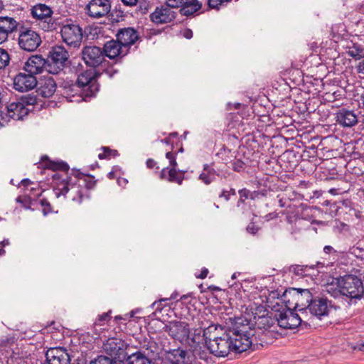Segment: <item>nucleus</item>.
Listing matches in <instances>:
<instances>
[{
  "mask_svg": "<svg viewBox=\"0 0 364 364\" xmlns=\"http://www.w3.org/2000/svg\"><path fill=\"white\" fill-rule=\"evenodd\" d=\"M308 310L313 316L319 319L327 316L329 311L327 299L314 298L310 303Z\"/></svg>",
  "mask_w": 364,
  "mask_h": 364,
  "instance_id": "nucleus-23",
  "label": "nucleus"
},
{
  "mask_svg": "<svg viewBox=\"0 0 364 364\" xmlns=\"http://www.w3.org/2000/svg\"><path fill=\"white\" fill-rule=\"evenodd\" d=\"M146 166L149 168H152L155 166V165L156 164V161L152 159H149L147 161H146Z\"/></svg>",
  "mask_w": 364,
  "mask_h": 364,
  "instance_id": "nucleus-56",
  "label": "nucleus"
},
{
  "mask_svg": "<svg viewBox=\"0 0 364 364\" xmlns=\"http://www.w3.org/2000/svg\"><path fill=\"white\" fill-rule=\"evenodd\" d=\"M92 176L75 171L72 176L57 182L53 192L57 198L64 196L78 204L89 199L90 191L95 186Z\"/></svg>",
  "mask_w": 364,
  "mask_h": 364,
  "instance_id": "nucleus-2",
  "label": "nucleus"
},
{
  "mask_svg": "<svg viewBox=\"0 0 364 364\" xmlns=\"http://www.w3.org/2000/svg\"><path fill=\"white\" fill-rule=\"evenodd\" d=\"M124 13L120 9H118L117 7H115V21H119V18H122L124 16Z\"/></svg>",
  "mask_w": 364,
  "mask_h": 364,
  "instance_id": "nucleus-51",
  "label": "nucleus"
},
{
  "mask_svg": "<svg viewBox=\"0 0 364 364\" xmlns=\"http://www.w3.org/2000/svg\"><path fill=\"white\" fill-rule=\"evenodd\" d=\"M180 13L183 16H191L199 11L202 7V3L198 0H180Z\"/></svg>",
  "mask_w": 364,
  "mask_h": 364,
  "instance_id": "nucleus-27",
  "label": "nucleus"
},
{
  "mask_svg": "<svg viewBox=\"0 0 364 364\" xmlns=\"http://www.w3.org/2000/svg\"><path fill=\"white\" fill-rule=\"evenodd\" d=\"M19 22L14 18L0 16V44L7 41L9 35L17 31Z\"/></svg>",
  "mask_w": 364,
  "mask_h": 364,
  "instance_id": "nucleus-19",
  "label": "nucleus"
},
{
  "mask_svg": "<svg viewBox=\"0 0 364 364\" xmlns=\"http://www.w3.org/2000/svg\"><path fill=\"white\" fill-rule=\"evenodd\" d=\"M165 331L174 340L181 343H186L191 345V338H189L190 329L186 323L178 321H171L168 325H166Z\"/></svg>",
  "mask_w": 364,
  "mask_h": 364,
  "instance_id": "nucleus-11",
  "label": "nucleus"
},
{
  "mask_svg": "<svg viewBox=\"0 0 364 364\" xmlns=\"http://www.w3.org/2000/svg\"><path fill=\"white\" fill-rule=\"evenodd\" d=\"M278 325L283 328H294L301 324L299 316L291 311L279 312L275 315Z\"/></svg>",
  "mask_w": 364,
  "mask_h": 364,
  "instance_id": "nucleus-18",
  "label": "nucleus"
},
{
  "mask_svg": "<svg viewBox=\"0 0 364 364\" xmlns=\"http://www.w3.org/2000/svg\"><path fill=\"white\" fill-rule=\"evenodd\" d=\"M357 73L360 75V77L364 78V60L359 62L355 67Z\"/></svg>",
  "mask_w": 364,
  "mask_h": 364,
  "instance_id": "nucleus-48",
  "label": "nucleus"
},
{
  "mask_svg": "<svg viewBox=\"0 0 364 364\" xmlns=\"http://www.w3.org/2000/svg\"><path fill=\"white\" fill-rule=\"evenodd\" d=\"M186 172V171L179 170L177 168L166 167L161 171L159 177L161 180L181 185L185 178Z\"/></svg>",
  "mask_w": 364,
  "mask_h": 364,
  "instance_id": "nucleus-22",
  "label": "nucleus"
},
{
  "mask_svg": "<svg viewBox=\"0 0 364 364\" xmlns=\"http://www.w3.org/2000/svg\"><path fill=\"white\" fill-rule=\"evenodd\" d=\"M56 90V83L52 77H46L40 82L38 93L43 97L53 96Z\"/></svg>",
  "mask_w": 364,
  "mask_h": 364,
  "instance_id": "nucleus-28",
  "label": "nucleus"
},
{
  "mask_svg": "<svg viewBox=\"0 0 364 364\" xmlns=\"http://www.w3.org/2000/svg\"><path fill=\"white\" fill-rule=\"evenodd\" d=\"M166 358L171 364H191L192 362L190 353L181 348L169 350Z\"/></svg>",
  "mask_w": 364,
  "mask_h": 364,
  "instance_id": "nucleus-25",
  "label": "nucleus"
},
{
  "mask_svg": "<svg viewBox=\"0 0 364 364\" xmlns=\"http://www.w3.org/2000/svg\"><path fill=\"white\" fill-rule=\"evenodd\" d=\"M101 149L103 151V152L100 153L98 154V158L100 159H110V156L112 154V150L110 149L109 147L107 146H102Z\"/></svg>",
  "mask_w": 364,
  "mask_h": 364,
  "instance_id": "nucleus-42",
  "label": "nucleus"
},
{
  "mask_svg": "<svg viewBox=\"0 0 364 364\" xmlns=\"http://www.w3.org/2000/svg\"><path fill=\"white\" fill-rule=\"evenodd\" d=\"M232 0H208V4L210 9H218V6L230 2Z\"/></svg>",
  "mask_w": 364,
  "mask_h": 364,
  "instance_id": "nucleus-41",
  "label": "nucleus"
},
{
  "mask_svg": "<svg viewBox=\"0 0 364 364\" xmlns=\"http://www.w3.org/2000/svg\"><path fill=\"white\" fill-rule=\"evenodd\" d=\"M219 198H223L225 200H229L230 196L227 190H223L219 195Z\"/></svg>",
  "mask_w": 364,
  "mask_h": 364,
  "instance_id": "nucleus-54",
  "label": "nucleus"
},
{
  "mask_svg": "<svg viewBox=\"0 0 364 364\" xmlns=\"http://www.w3.org/2000/svg\"><path fill=\"white\" fill-rule=\"evenodd\" d=\"M46 361L41 364H70V358L65 348L55 347L50 348L46 351Z\"/></svg>",
  "mask_w": 364,
  "mask_h": 364,
  "instance_id": "nucleus-16",
  "label": "nucleus"
},
{
  "mask_svg": "<svg viewBox=\"0 0 364 364\" xmlns=\"http://www.w3.org/2000/svg\"><path fill=\"white\" fill-rule=\"evenodd\" d=\"M215 170L208 164H205L203 171L199 175V179L205 184L208 185L215 179Z\"/></svg>",
  "mask_w": 364,
  "mask_h": 364,
  "instance_id": "nucleus-31",
  "label": "nucleus"
},
{
  "mask_svg": "<svg viewBox=\"0 0 364 364\" xmlns=\"http://www.w3.org/2000/svg\"><path fill=\"white\" fill-rule=\"evenodd\" d=\"M183 36L187 39H191L193 37V31L189 28H186L183 31Z\"/></svg>",
  "mask_w": 364,
  "mask_h": 364,
  "instance_id": "nucleus-52",
  "label": "nucleus"
},
{
  "mask_svg": "<svg viewBox=\"0 0 364 364\" xmlns=\"http://www.w3.org/2000/svg\"><path fill=\"white\" fill-rule=\"evenodd\" d=\"M10 60L9 53L3 48H0V69H3L8 65Z\"/></svg>",
  "mask_w": 364,
  "mask_h": 364,
  "instance_id": "nucleus-36",
  "label": "nucleus"
},
{
  "mask_svg": "<svg viewBox=\"0 0 364 364\" xmlns=\"http://www.w3.org/2000/svg\"><path fill=\"white\" fill-rule=\"evenodd\" d=\"M48 64L46 60L41 55H33L28 58L23 65V70L26 73L35 76L41 74L44 70L48 71Z\"/></svg>",
  "mask_w": 364,
  "mask_h": 364,
  "instance_id": "nucleus-14",
  "label": "nucleus"
},
{
  "mask_svg": "<svg viewBox=\"0 0 364 364\" xmlns=\"http://www.w3.org/2000/svg\"><path fill=\"white\" fill-rule=\"evenodd\" d=\"M112 339H108L107 343L104 344V350L107 353L110 357L100 355L94 360H92L90 364H113L114 358L112 357V354L114 352L113 348L111 347L113 341H111Z\"/></svg>",
  "mask_w": 364,
  "mask_h": 364,
  "instance_id": "nucleus-29",
  "label": "nucleus"
},
{
  "mask_svg": "<svg viewBox=\"0 0 364 364\" xmlns=\"http://www.w3.org/2000/svg\"><path fill=\"white\" fill-rule=\"evenodd\" d=\"M115 40V63L118 56L127 55L129 48L133 45L138 39L139 36L136 31L132 28H124L118 31L116 34Z\"/></svg>",
  "mask_w": 364,
  "mask_h": 364,
  "instance_id": "nucleus-7",
  "label": "nucleus"
},
{
  "mask_svg": "<svg viewBox=\"0 0 364 364\" xmlns=\"http://www.w3.org/2000/svg\"><path fill=\"white\" fill-rule=\"evenodd\" d=\"M104 71H105V73L107 75H109V77H111L113 75V74H114V70H113V69H112V67H110L109 68H105V69L104 70Z\"/></svg>",
  "mask_w": 364,
  "mask_h": 364,
  "instance_id": "nucleus-61",
  "label": "nucleus"
},
{
  "mask_svg": "<svg viewBox=\"0 0 364 364\" xmlns=\"http://www.w3.org/2000/svg\"><path fill=\"white\" fill-rule=\"evenodd\" d=\"M295 301L294 308L299 311L308 309L310 303L314 299L312 294L308 289H293L289 291Z\"/></svg>",
  "mask_w": 364,
  "mask_h": 364,
  "instance_id": "nucleus-17",
  "label": "nucleus"
},
{
  "mask_svg": "<svg viewBox=\"0 0 364 364\" xmlns=\"http://www.w3.org/2000/svg\"><path fill=\"white\" fill-rule=\"evenodd\" d=\"M360 101L363 105V107H364V91L360 95Z\"/></svg>",
  "mask_w": 364,
  "mask_h": 364,
  "instance_id": "nucleus-64",
  "label": "nucleus"
},
{
  "mask_svg": "<svg viewBox=\"0 0 364 364\" xmlns=\"http://www.w3.org/2000/svg\"><path fill=\"white\" fill-rule=\"evenodd\" d=\"M230 150L225 146H223L217 153L216 156L221 159L225 164L230 159Z\"/></svg>",
  "mask_w": 364,
  "mask_h": 364,
  "instance_id": "nucleus-39",
  "label": "nucleus"
},
{
  "mask_svg": "<svg viewBox=\"0 0 364 364\" xmlns=\"http://www.w3.org/2000/svg\"><path fill=\"white\" fill-rule=\"evenodd\" d=\"M176 153H173L172 151H168L166 154V157L169 161V166L168 167H173L177 168L178 164L176 159Z\"/></svg>",
  "mask_w": 364,
  "mask_h": 364,
  "instance_id": "nucleus-40",
  "label": "nucleus"
},
{
  "mask_svg": "<svg viewBox=\"0 0 364 364\" xmlns=\"http://www.w3.org/2000/svg\"><path fill=\"white\" fill-rule=\"evenodd\" d=\"M46 159L48 162L46 164V168L52 170H62V171H68L69 168L68 165L63 161H53L48 160L47 156H44L42 158V160Z\"/></svg>",
  "mask_w": 364,
  "mask_h": 364,
  "instance_id": "nucleus-34",
  "label": "nucleus"
},
{
  "mask_svg": "<svg viewBox=\"0 0 364 364\" xmlns=\"http://www.w3.org/2000/svg\"><path fill=\"white\" fill-rule=\"evenodd\" d=\"M333 250V248L331 246H329V245H326L323 248V251L326 254L331 253Z\"/></svg>",
  "mask_w": 364,
  "mask_h": 364,
  "instance_id": "nucleus-63",
  "label": "nucleus"
},
{
  "mask_svg": "<svg viewBox=\"0 0 364 364\" xmlns=\"http://www.w3.org/2000/svg\"><path fill=\"white\" fill-rule=\"evenodd\" d=\"M259 193L257 191H253V192L250 191V196L249 198L254 200L259 196Z\"/></svg>",
  "mask_w": 364,
  "mask_h": 364,
  "instance_id": "nucleus-62",
  "label": "nucleus"
},
{
  "mask_svg": "<svg viewBox=\"0 0 364 364\" xmlns=\"http://www.w3.org/2000/svg\"><path fill=\"white\" fill-rule=\"evenodd\" d=\"M174 7H178V6L167 4L157 6L155 11L150 14L151 21L156 24H164L172 21L176 17V14L173 10Z\"/></svg>",
  "mask_w": 364,
  "mask_h": 364,
  "instance_id": "nucleus-12",
  "label": "nucleus"
},
{
  "mask_svg": "<svg viewBox=\"0 0 364 364\" xmlns=\"http://www.w3.org/2000/svg\"><path fill=\"white\" fill-rule=\"evenodd\" d=\"M68 58V52L63 46L53 47L46 60L48 64V72L54 75L58 74L63 70Z\"/></svg>",
  "mask_w": 364,
  "mask_h": 364,
  "instance_id": "nucleus-8",
  "label": "nucleus"
},
{
  "mask_svg": "<svg viewBox=\"0 0 364 364\" xmlns=\"http://www.w3.org/2000/svg\"><path fill=\"white\" fill-rule=\"evenodd\" d=\"M347 54L355 60H360L364 58V46L359 43H353L348 47Z\"/></svg>",
  "mask_w": 364,
  "mask_h": 364,
  "instance_id": "nucleus-33",
  "label": "nucleus"
},
{
  "mask_svg": "<svg viewBox=\"0 0 364 364\" xmlns=\"http://www.w3.org/2000/svg\"><path fill=\"white\" fill-rule=\"evenodd\" d=\"M95 74L94 69H90L82 72L77 77L76 83L80 88H82L85 97H93L99 90Z\"/></svg>",
  "mask_w": 364,
  "mask_h": 364,
  "instance_id": "nucleus-9",
  "label": "nucleus"
},
{
  "mask_svg": "<svg viewBox=\"0 0 364 364\" xmlns=\"http://www.w3.org/2000/svg\"><path fill=\"white\" fill-rule=\"evenodd\" d=\"M337 287L340 294L348 299V307L364 299V285L362 279L356 275L346 274L341 277L338 279Z\"/></svg>",
  "mask_w": 364,
  "mask_h": 364,
  "instance_id": "nucleus-3",
  "label": "nucleus"
},
{
  "mask_svg": "<svg viewBox=\"0 0 364 364\" xmlns=\"http://www.w3.org/2000/svg\"><path fill=\"white\" fill-rule=\"evenodd\" d=\"M218 333V327L216 326H210L203 331V335L200 333L194 335L192 338V343H196L198 346L200 343L205 341V343L208 348L209 343H212L213 341L218 340L220 338Z\"/></svg>",
  "mask_w": 364,
  "mask_h": 364,
  "instance_id": "nucleus-21",
  "label": "nucleus"
},
{
  "mask_svg": "<svg viewBox=\"0 0 364 364\" xmlns=\"http://www.w3.org/2000/svg\"><path fill=\"white\" fill-rule=\"evenodd\" d=\"M354 350L364 351V341H360L353 348Z\"/></svg>",
  "mask_w": 364,
  "mask_h": 364,
  "instance_id": "nucleus-50",
  "label": "nucleus"
},
{
  "mask_svg": "<svg viewBox=\"0 0 364 364\" xmlns=\"http://www.w3.org/2000/svg\"><path fill=\"white\" fill-rule=\"evenodd\" d=\"M18 45L19 48L27 52L35 51L42 41L40 34L30 27L25 26L19 22Z\"/></svg>",
  "mask_w": 364,
  "mask_h": 364,
  "instance_id": "nucleus-6",
  "label": "nucleus"
},
{
  "mask_svg": "<svg viewBox=\"0 0 364 364\" xmlns=\"http://www.w3.org/2000/svg\"><path fill=\"white\" fill-rule=\"evenodd\" d=\"M124 5L134 6L136 4L137 0H122Z\"/></svg>",
  "mask_w": 364,
  "mask_h": 364,
  "instance_id": "nucleus-57",
  "label": "nucleus"
},
{
  "mask_svg": "<svg viewBox=\"0 0 364 364\" xmlns=\"http://www.w3.org/2000/svg\"><path fill=\"white\" fill-rule=\"evenodd\" d=\"M258 319H259V320H261V321H259V323H262V324H264V326H263V327H264V328H265L264 325H265V323H266V322H267V323H268V318H267V317H265L264 316H259V317H258Z\"/></svg>",
  "mask_w": 364,
  "mask_h": 364,
  "instance_id": "nucleus-60",
  "label": "nucleus"
},
{
  "mask_svg": "<svg viewBox=\"0 0 364 364\" xmlns=\"http://www.w3.org/2000/svg\"><path fill=\"white\" fill-rule=\"evenodd\" d=\"M61 87L63 89V95H65L66 98L75 97L80 89L77 83L75 84L72 81L63 82L61 85Z\"/></svg>",
  "mask_w": 364,
  "mask_h": 364,
  "instance_id": "nucleus-32",
  "label": "nucleus"
},
{
  "mask_svg": "<svg viewBox=\"0 0 364 364\" xmlns=\"http://www.w3.org/2000/svg\"><path fill=\"white\" fill-rule=\"evenodd\" d=\"M112 311L109 310L107 313H104L100 315L97 319L95 321V324L98 326L105 325L108 321H109L112 318L111 316Z\"/></svg>",
  "mask_w": 364,
  "mask_h": 364,
  "instance_id": "nucleus-38",
  "label": "nucleus"
},
{
  "mask_svg": "<svg viewBox=\"0 0 364 364\" xmlns=\"http://www.w3.org/2000/svg\"><path fill=\"white\" fill-rule=\"evenodd\" d=\"M232 168L235 171L240 172L245 168V163L240 159L235 160L232 163Z\"/></svg>",
  "mask_w": 364,
  "mask_h": 364,
  "instance_id": "nucleus-43",
  "label": "nucleus"
},
{
  "mask_svg": "<svg viewBox=\"0 0 364 364\" xmlns=\"http://www.w3.org/2000/svg\"><path fill=\"white\" fill-rule=\"evenodd\" d=\"M208 274V269L207 268L204 267L202 269L200 274L196 275V277L203 279L207 277Z\"/></svg>",
  "mask_w": 364,
  "mask_h": 364,
  "instance_id": "nucleus-53",
  "label": "nucleus"
},
{
  "mask_svg": "<svg viewBox=\"0 0 364 364\" xmlns=\"http://www.w3.org/2000/svg\"><path fill=\"white\" fill-rule=\"evenodd\" d=\"M20 102L24 104L25 107H32L37 102L36 96L28 95L21 98Z\"/></svg>",
  "mask_w": 364,
  "mask_h": 364,
  "instance_id": "nucleus-37",
  "label": "nucleus"
},
{
  "mask_svg": "<svg viewBox=\"0 0 364 364\" xmlns=\"http://www.w3.org/2000/svg\"><path fill=\"white\" fill-rule=\"evenodd\" d=\"M31 16L37 24L45 31H52L57 29V19L53 16L52 8L46 4L38 3L30 9Z\"/></svg>",
  "mask_w": 364,
  "mask_h": 364,
  "instance_id": "nucleus-5",
  "label": "nucleus"
},
{
  "mask_svg": "<svg viewBox=\"0 0 364 364\" xmlns=\"http://www.w3.org/2000/svg\"><path fill=\"white\" fill-rule=\"evenodd\" d=\"M21 183L22 186H25V187H27L29 185L32 184V182L28 179V178H25V179H23L21 181Z\"/></svg>",
  "mask_w": 364,
  "mask_h": 364,
  "instance_id": "nucleus-59",
  "label": "nucleus"
},
{
  "mask_svg": "<svg viewBox=\"0 0 364 364\" xmlns=\"http://www.w3.org/2000/svg\"><path fill=\"white\" fill-rule=\"evenodd\" d=\"M111 9L109 0H91L85 6V14L92 18L106 16Z\"/></svg>",
  "mask_w": 364,
  "mask_h": 364,
  "instance_id": "nucleus-13",
  "label": "nucleus"
},
{
  "mask_svg": "<svg viewBox=\"0 0 364 364\" xmlns=\"http://www.w3.org/2000/svg\"><path fill=\"white\" fill-rule=\"evenodd\" d=\"M168 299H161L159 301H156L152 304V308L155 309L156 311H161L162 309V302L166 301Z\"/></svg>",
  "mask_w": 364,
  "mask_h": 364,
  "instance_id": "nucleus-49",
  "label": "nucleus"
},
{
  "mask_svg": "<svg viewBox=\"0 0 364 364\" xmlns=\"http://www.w3.org/2000/svg\"><path fill=\"white\" fill-rule=\"evenodd\" d=\"M254 323L244 316L235 318L232 328L223 333L218 340L209 343L210 352L217 357H225L230 351L242 353L257 349L254 343Z\"/></svg>",
  "mask_w": 364,
  "mask_h": 364,
  "instance_id": "nucleus-1",
  "label": "nucleus"
},
{
  "mask_svg": "<svg viewBox=\"0 0 364 364\" xmlns=\"http://www.w3.org/2000/svg\"><path fill=\"white\" fill-rule=\"evenodd\" d=\"M277 217V213H271L265 216V218L267 220H270L274 218H276Z\"/></svg>",
  "mask_w": 364,
  "mask_h": 364,
  "instance_id": "nucleus-58",
  "label": "nucleus"
},
{
  "mask_svg": "<svg viewBox=\"0 0 364 364\" xmlns=\"http://www.w3.org/2000/svg\"><path fill=\"white\" fill-rule=\"evenodd\" d=\"M16 201L18 203H21L26 209L31 208L30 206L28 205V204L30 203L29 197H26L24 198H22L21 197L19 196V197L16 198Z\"/></svg>",
  "mask_w": 364,
  "mask_h": 364,
  "instance_id": "nucleus-45",
  "label": "nucleus"
},
{
  "mask_svg": "<svg viewBox=\"0 0 364 364\" xmlns=\"http://www.w3.org/2000/svg\"><path fill=\"white\" fill-rule=\"evenodd\" d=\"M60 34L64 43L75 48L79 47L82 39V28L76 23H67L62 26Z\"/></svg>",
  "mask_w": 364,
  "mask_h": 364,
  "instance_id": "nucleus-10",
  "label": "nucleus"
},
{
  "mask_svg": "<svg viewBox=\"0 0 364 364\" xmlns=\"http://www.w3.org/2000/svg\"><path fill=\"white\" fill-rule=\"evenodd\" d=\"M336 120L343 127H352L358 124V117L353 110L341 108L336 113Z\"/></svg>",
  "mask_w": 364,
  "mask_h": 364,
  "instance_id": "nucleus-20",
  "label": "nucleus"
},
{
  "mask_svg": "<svg viewBox=\"0 0 364 364\" xmlns=\"http://www.w3.org/2000/svg\"><path fill=\"white\" fill-rule=\"evenodd\" d=\"M125 364H154L153 360L148 358L141 351L132 353Z\"/></svg>",
  "mask_w": 364,
  "mask_h": 364,
  "instance_id": "nucleus-30",
  "label": "nucleus"
},
{
  "mask_svg": "<svg viewBox=\"0 0 364 364\" xmlns=\"http://www.w3.org/2000/svg\"><path fill=\"white\" fill-rule=\"evenodd\" d=\"M31 110V108L25 107L20 101L6 105V115L14 120L23 119Z\"/></svg>",
  "mask_w": 364,
  "mask_h": 364,
  "instance_id": "nucleus-24",
  "label": "nucleus"
},
{
  "mask_svg": "<svg viewBox=\"0 0 364 364\" xmlns=\"http://www.w3.org/2000/svg\"><path fill=\"white\" fill-rule=\"evenodd\" d=\"M131 353L129 346L122 338H115V364H125Z\"/></svg>",
  "mask_w": 364,
  "mask_h": 364,
  "instance_id": "nucleus-26",
  "label": "nucleus"
},
{
  "mask_svg": "<svg viewBox=\"0 0 364 364\" xmlns=\"http://www.w3.org/2000/svg\"><path fill=\"white\" fill-rule=\"evenodd\" d=\"M240 200L244 202L245 200L248 199L250 196V191L246 188H243L239 191Z\"/></svg>",
  "mask_w": 364,
  "mask_h": 364,
  "instance_id": "nucleus-46",
  "label": "nucleus"
},
{
  "mask_svg": "<svg viewBox=\"0 0 364 364\" xmlns=\"http://www.w3.org/2000/svg\"><path fill=\"white\" fill-rule=\"evenodd\" d=\"M312 269L311 267H309L307 265H299L294 264L291 265L289 268V271L294 273L295 275L299 277H305L309 274V270Z\"/></svg>",
  "mask_w": 364,
  "mask_h": 364,
  "instance_id": "nucleus-35",
  "label": "nucleus"
},
{
  "mask_svg": "<svg viewBox=\"0 0 364 364\" xmlns=\"http://www.w3.org/2000/svg\"><path fill=\"white\" fill-rule=\"evenodd\" d=\"M117 183L121 186H125L127 183H128V181L127 179L124 178H117Z\"/></svg>",
  "mask_w": 364,
  "mask_h": 364,
  "instance_id": "nucleus-55",
  "label": "nucleus"
},
{
  "mask_svg": "<svg viewBox=\"0 0 364 364\" xmlns=\"http://www.w3.org/2000/svg\"><path fill=\"white\" fill-rule=\"evenodd\" d=\"M259 229V228L257 225H256L254 223H250L246 228L247 231L252 235L256 234L258 232Z\"/></svg>",
  "mask_w": 364,
  "mask_h": 364,
  "instance_id": "nucleus-47",
  "label": "nucleus"
},
{
  "mask_svg": "<svg viewBox=\"0 0 364 364\" xmlns=\"http://www.w3.org/2000/svg\"><path fill=\"white\" fill-rule=\"evenodd\" d=\"M36 77L28 73H19L14 78V88L19 92H28L37 85Z\"/></svg>",
  "mask_w": 364,
  "mask_h": 364,
  "instance_id": "nucleus-15",
  "label": "nucleus"
},
{
  "mask_svg": "<svg viewBox=\"0 0 364 364\" xmlns=\"http://www.w3.org/2000/svg\"><path fill=\"white\" fill-rule=\"evenodd\" d=\"M113 50L114 39L107 41L104 45L103 50L95 46H87L82 50V58L85 64L91 68H96L99 65L105 67L104 57L106 56L111 60L114 59V55L112 54Z\"/></svg>",
  "mask_w": 364,
  "mask_h": 364,
  "instance_id": "nucleus-4",
  "label": "nucleus"
},
{
  "mask_svg": "<svg viewBox=\"0 0 364 364\" xmlns=\"http://www.w3.org/2000/svg\"><path fill=\"white\" fill-rule=\"evenodd\" d=\"M41 205L43 208V213L44 215H46L48 213H51V205L46 199H42L41 200Z\"/></svg>",
  "mask_w": 364,
  "mask_h": 364,
  "instance_id": "nucleus-44",
  "label": "nucleus"
}]
</instances>
